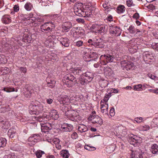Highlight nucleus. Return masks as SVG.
<instances>
[{
	"label": "nucleus",
	"instance_id": "nucleus-34",
	"mask_svg": "<svg viewBox=\"0 0 158 158\" xmlns=\"http://www.w3.org/2000/svg\"><path fill=\"white\" fill-rule=\"evenodd\" d=\"M7 143L6 139L5 138H0V148H3L6 145Z\"/></svg>",
	"mask_w": 158,
	"mask_h": 158
},
{
	"label": "nucleus",
	"instance_id": "nucleus-48",
	"mask_svg": "<svg viewBox=\"0 0 158 158\" xmlns=\"http://www.w3.org/2000/svg\"><path fill=\"white\" fill-rule=\"evenodd\" d=\"M126 4L128 7H131L135 5L133 3V2L132 0H128L127 1Z\"/></svg>",
	"mask_w": 158,
	"mask_h": 158
},
{
	"label": "nucleus",
	"instance_id": "nucleus-62",
	"mask_svg": "<svg viewBox=\"0 0 158 158\" xmlns=\"http://www.w3.org/2000/svg\"><path fill=\"white\" fill-rule=\"evenodd\" d=\"M152 122L156 126H158V118H156L152 120Z\"/></svg>",
	"mask_w": 158,
	"mask_h": 158
},
{
	"label": "nucleus",
	"instance_id": "nucleus-24",
	"mask_svg": "<svg viewBox=\"0 0 158 158\" xmlns=\"http://www.w3.org/2000/svg\"><path fill=\"white\" fill-rule=\"evenodd\" d=\"M151 151L153 154H158V146L155 143L152 144L151 147Z\"/></svg>",
	"mask_w": 158,
	"mask_h": 158
},
{
	"label": "nucleus",
	"instance_id": "nucleus-60",
	"mask_svg": "<svg viewBox=\"0 0 158 158\" xmlns=\"http://www.w3.org/2000/svg\"><path fill=\"white\" fill-rule=\"evenodd\" d=\"M132 17L133 18L135 19H138L139 17V15L137 13H135L133 15Z\"/></svg>",
	"mask_w": 158,
	"mask_h": 158
},
{
	"label": "nucleus",
	"instance_id": "nucleus-9",
	"mask_svg": "<svg viewBox=\"0 0 158 158\" xmlns=\"http://www.w3.org/2000/svg\"><path fill=\"white\" fill-rule=\"evenodd\" d=\"M74 112L73 111L69 110L65 113V115L70 120L73 121L78 122L81 120L80 116L78 115H75Z\"/></svg>",
	"mask_w": 158,
	"mask_h": 158
},
{
	"label": "nucleus",
	"instance_id": "nucleus-25",
	"mask_svg": "<svg viewBox=\"0 0 158 158\" xmlns=\"http://www.w3.org/2000/svg\"><path fill=\"white\" fill-rule=\"evenodd\" d=\"M103 42L102 39H99L95 40V44L96 46L99 48H102L104 47Z\"/></svg>",
	"mask_w": 158,
	"mask_h": 158
},
{
	"label": "nucleus",
	"instance_id": "nucleus-2",
	"mask_svg": "<svg viewBox=\"0 0 158 158\" xmlns=\"http://www.w3.org/2000/svg\"><path fill=\"white\" fill-rule=\"evenodd\" d=\"M74 12L76 15L80 17L86 16L89 17L90 15V14H86L85 11V10L83 8L82 4L81 3H78L75 4L74 7Z\"/></svg>",
	"mask_w": 158,
	"mask_h": 158
},
{
	"label": "nucleus",
	"instance_id": "nucleus-17",
	"mask_svg": "<svg viewBox=\"0 0 158 158\" xmlns=\"http://www.w3.org/2000/svg\"><path fill=\"white\" fill-rule=\"evenodd\" d=\"M133 136H130L128 140V141L131 144L135 145V143L138 142L139 137L132 134Z\"/></svg>",
	"mask_w": 158,
	"mask_h": 158
},
{
	"label": "nucleus",
	"instance_id": "nucleus-41",
	"mask_svg": "<svg viewBox=\"0 0 158 158\" xmlns=\"http://www.w3.org/2000/svg\"><path fill=\"white\" fill-rule=\"evenodd\" d=\"M76 33L77 35H78V36L77 37L78 38L82 35H83L84 34V30L82 29H79V30L76 32Z\"/></svg>",
	"mask_w": 158,
	"mask_h": 158
},
{
	"label": "nucleus",
	"instance_id": "nucleus-33",
	"mask_svg": "<svg viewBox=\"0 0 158 158\" xmlns=\"http://www.w3.org/2000/svg\"><path fill=\"white\" fill-rule=\"evenodd\" d=\"M8 135L10 138H13L17 135L15 132L12 129H10L8 132Z\"/></svg>",
	"mask_w": 158,
	"mask_h": 158
},
{
	"label": "nucleus",
	"instance_id": "nucleus-31",
	"mask_svg": "<svg viewBox=\"0 0 158 158\" xmlns=\"http://www.w3.org/2000/svg\"><path fill=\"white\" fill-rule=\"evenodd\" d=\"M125 10V7L123 5H119L117 8V12L118 14L123 13Z\"/></svg>",
	"mask_w": 158,
	"mask_h": 158
},
{
	"label": "nucleus",
	"instance_id": "nucleus-23",
	"mask_svg": "<svg viewBox=\"0 0 158 158\" xmlns=\"http://www.w3.org/2000/svg\"><path fill=\"white\" fill-rule=\"evenodd\" d=\"M77 129L81 133L86 132L88 130L87 127L83 124H79L78 126Z\"/></svg>",
	"mask_w": 158,
	"mask_h": 158
},
{
	"label": "nucleus",
	"instance_id": "nucleus-19",
	"mask_svg": "<svg viewBox=\"0 0 158 158\" xmlns=\"http://www.w3.org/2000/svg\"><path fill=\"white\" fill-rule=\"evenodd\" d=\"M72 27V24L69 22L66 23L62 26V28L64 31L67 32Z\"/></svg>",
	"mask_w": 158,
	"mask_h": 158
},
{
	"label": "nucleus",
	"instance_id": "nucleus-14",
	"mask_svg": "<svg viewBox=\"0 0 158 158\" xmlns=\"http://www.w3.org/2000/svg\"><path fill=\"white\" fill-rule=\"evenodd\" d=\"M58 40L60 43L65 47H68L69 46V39L66 37H61L58 38Z\"/></svg>",
	"mask_w": 158,
	"mask_h": 158
},
{
	"label": "nucleus",
	"instance_id": "nucleus-4",
	"mask_svg": "<svg viewBox=\"0 0 158 158\" xmlns=\"http://www.w3.org/2000/svg\"><path fill=\"white\" fill-rule=\"evenodd\" d=\"M29 112L31 114L38 115L43 110V105L39 103L37 105H31L29 106Z\"/></svg>",
	"mask_w": 158,
	"mask_h": 158
},
{
	"label": "nucleus",
	"instance_id": "nucleus-50",
	"mask_svg": "<svg viewBox=\"0 0 158 158\" xmlns=\"http://www.w3.org/2000/svg\"><path fill=\"white\" fill-rule=\"evenodd\" d=\"M129 62L126 60L122 61L120 63L122 67L125 68L126 67V65L127 64V62Z\"/></svg>",
	"mask_w": 158,
	"mask_h": 158
},
{
	"label": "nucleus",
	"instance_id": "nucleus-10",
	"mask_svg": "<svg viewBox=\"0 0 158 158\" xmlns=\"http://www.w3.org/2000/svg\"><path fill=\"white\" fill-rule=\"evenodd\" d=\"M110 33L115 36H119L121 34V29L120 27L115 25L110 26L109 28Z\"/></svg>",
	"mask_w": 158,
	"mask_h": 158
},
{
	"label": "nucleus",
	"instance_id": "nucleus-38",
	"mask_svg": "<svg viewBox=\"0 0 158 158\" xmlns=\"http://www.w3.org/2000/svg\"><path fill=\"white\" fill-rule=\"evenodd\" d=\"M3 90L7 92H10L12 91H15L17 92L18 91L17 89L15 90V89L13 88L9 87L4 88Z\"/></svg>",
	"mask_w": 158,
	"mask_h": 158
},
{
	"label": "nucleus",
	"instance_id": "nucleus-3",
	"mask_svg": "<svg viewBox=\"0 0 158 158\" xmlns=\"http://www.w3.org/2000/svg\"><path fill=\"white\" fill-rule=\"evenodd\" d=\"M94 77L93 73L89 72L83 73L80 76L79 82L81 85H84L91 81Z\"/></svg>",
	"mask_w": 158,
	"mask_h": 158
},
{
	"label": "nucleus",
	"instance_id": "nucleus-58",
	"mask_svg": "<svg viewBox=\"0 0 158 158\" xmlns=\"http://www.w3.org/2000/svg\"><path fill=\"white\" fill-rule=\"evenodd\" d=\"M14 11L17 12L19 10V7L18 5H15L13 7Z\"/></svg>",
	"mask_w": 158,
	"mask_h": 158
},
{
	"label": "nucleus",
	"instance_id": "nucleus-42",
	"mask_svg": "<svg viewBox=\"0 0 158 158\" xmlns=\"http://www.w3.org/2000/svg\"><path fill=\"white\" fill-rule=\"evenodd\" d=\"M28 140L31 142V143L33 145H34L38 142L36 139H35V138H34L31 136L30 137L28 138Z\"/></svg>",
	"mask_w": 158,
	"mask_h": 158
},
{
	"label": "nucleus",
	"instance_id": "nucleus-51",
	"mask_svg": "<svg viewBox=\"0 0 158 158\" xmlns=\"http://www.w3.org/2000/svg\"><path fill=\"white\" fill-rule=\"evenodd\" d=\"M143 118L142 117H137L135 118V121L137 123H140L143 122Z\"/></svg>",
	"mask_w": 158,
	"mask_h": 158
},
{
	"label": "nucleus",
	"instance_id": "nucleus-20",
	"mask_svg": "<svg viewBox=\"0 0 158 158\" xmlns=\"http://www.w3.org/2000/svg\"><path fill=\"white\" fill-rule=\"evenodd\" d=\"M72 73L75 75H81V76L82 75L83 73L81 68H75L72 69Z\"/></svg>",
	"mask_w": 158,
	"mask_h": 158
},
{
	"label": "nucleus",
	"instance_id": "nucleus-21",
	"mask_svg": "<svg viewBox=\"0 0 158 158\" xmlns=\"http://www.w3.org/2000/svg\"><path fill=\"white\" fill-rule=\"evenodd\" d=\"M2 21L4 23L8 24L11 21V17L9 15H5L2 17Z\"/></svg>",
	"mask_w": 158,
	"mask_h": 158
},
{
	"label": "nucleus",
	"instance_id": "nucleus-35",
	"mask_svg": "<svg viewBox=\"0 0 158 158\" xmlns=\"http://www.w3.org/2000/svg\"><path fill=\"white\" fill-rule=\"evenodd\" d=\"M152 56V54L147 52L143 55V58L144 60L147 61L148 60L152 59L151 57Z\"/></svg>",
	"mask_w": 158,
	"mask_h": 158
},
{
	"label": "nucleus",
	"instance_id": "nucleus-54",
	"mask_svg": "<svg viewBox=\"0 0 158 158\" xmlns=\"http://www.w3.org/2000/svg\"><path fill=\"white\" fill-rule=\"evenodd\" d=\"M19 69L21 72V73H25L27 72V69L25 67H20L19 68Z\"/></svg>",
	"mask_w": 158,
	"mask_h": 158
},
{
	"label": "nucleus",
	"instance_id": "nucleus-55",
	"mask_svg": "<svg viewBox=\"0 0 158 158\" xmlns=\"http://www.w3.org/2000/svg\"><path fill=\"white\" fill-rule=\"evenodd\" d=\"M15 156L14 154L6 155L4 156V158H15Z\"/></svg>",
	"mask_w": 158,
	"mask_h": 158
},
{
	"label": "nucleus",
	"instance_id": "nucleus-26",
	"mask_svg": "<svg viewBox=\"0 0 158 158\" xmlns=\"http://www.w3.org/2000/svg\"><path fill=\"white\" fill-rule=\"evenodd\" d=\"M31 39V36L30 35L25 34L23 35V40L25 43H30Z\"/></svg>",
	"mask_w": 158,
	"mask_h": 158
},
{
	"label": "nucleus",
	"instance_id": "nucleus-6",
	"mask_svg": "<svg viewBox=\"0 0 158 158\" xmlns=\"http://www.w3.org/2000/svg\"><path fill=\"white\" fill-rule=\"evenodd\" d=\"M89 121H92V123L94 124H96L97 126H99L102 124V119L100 117L96 115V112L94 111L90 114V116L88 118Z\"/></svg>",
	"mask_w": 158,
	"mask_h": 158
},
{
	"label": "nucleus",
	"instance_id": "nucleus-15",
	"mask_svg": "<svg viewBox=\"0 0 158 158\" xmlns=\"http://www.w3.org/2000/svg\"><path fill=\"white\" fill-rule=\"evenodd\" d=\"M61 128L64 131L70 132L73 130V127L71 124L64 123L61 126Z\"/></svg>",
	"mask_w": 158,
	"mask_h": 158
},
{
	"label": "nucleus",
	"instance_id": "nucleus-59",
	"mask_svg": "<svg viewBox=\"0 0 158 158\" xmlns=\"http://www.w3.org/2000/svg\"><path fill=\"white\" fill-rule=\"evenodd\" d=\"M148 76L150 78L153 80L155 79L156 78H157L156 76L152 75L151 73H148Z\"/></svg>",
	"mask_w": 158,
	"mask_h": 158
},
{
	"label": "nucleus",
	"instance_id": "nucleus-57",
	"mask_svg": "<svg viewBox=\"0 0 158 158\" xmlns=\"http://www.w3.org/2000/svg\"><path fill=\"white\" fill-rule=\"evenodd\" d=\"M148 9L151 10H153L155 9V6L152 4H150L147 6Z\"/></svg>",
	"mask_w": 158,
	"mask_h": 158
},
{
	"label": "nucleus",
	"instance_id": "nucleus-12",
	"mask_svg": "<svg viewBox=\"0 0 158 158\" xmlns=\"http://www.w3.org/2000/svg\"><path fill=\"white\" fill-rule=\"evenodd\" d=\"M101 109L102 112L106 117L108 116V104L106 103H104L102 101L101 102Z\"/></svg>",
	"mask_w": 158,
	"mask_h": 158
},
{
	"label": "nucleus",
	"instance_id": "nucleus-61",
	"mask_svg": "<svg viewBox=\"0 0 158 158\" xmlns=\"http://www.w3.org/2000/svg\"><path fill=\"white\" fill-rule=\"evenodd\" d=\"M88 43L89 44V45L91 47H92L93 45H94L93 43H94L93 42V40L90 39L88 40Z\"/></svg>",
	"mask_w": 158,
	"mask_h": 158
},
{
	"label": "nucleus",
	"instance_id": "nucleus-49",
	"mask_svg": "<svg viewBox=\"0 0 158 158\" xmlns=\"http://www.w3.org/2000/svg\"><path fill=\"white\" fill-rule=\"evenodd\" d=\"M3 126H2L3 127L4 129H8L9 127V122L8 121H6L5 122H3L2 123Z\"/></svg>",
	"mask_w": 158,
	"mask_h": 158
},
{
	"label": "nucleus",
	"instance_id": "nucleus-36",
	"mask_svg": "<svg viewBox=\"0 0 158 158\" xmlns=\"http://www.w3.org/2000/svg\"><path fill=\"white\" fill-rule=\"evenodd\" d=\"M127 30L131 34H134L136 32L135 28L132 25H130L127 29Z\"/></svg>",
	"mask_w": 158,
	"mask_h": 158
},
{
	"label": "nucleus",
	"instance_id": "nucleus-37",
	"mask_svg": "<svg viewBox=\"0 0 158 158\" xmlns=\"http://www.w3.org/2000/svg\"><path fill=\"white\" fill-rule=\"evenodd\" d=\"M35 154L37 158H40L42 157L43 155L45 154V152L42 151L38 150L35 152Z\"/></svg>",
	"mask_w": 158,
	"mask_h": 158
},
{
	"label": "nucleus",
	"instance_id": "nucleus-5",
	"mask_svg": "<svg viewBox=\"0 0 158 158\" xmlns=\"http://www.w3.org/2000/svg\"><path fill=\"white\" fill-rule=\"evenodd\" d=\"M63 81L68 87H71L77 83V80L73 75L68 74L63 77Z\"/></svg>",
	"mask_w": 158,
	"mask_h": 158
},
{
	"label": "nucleus",
	"instance_id": "nucleus-39",
	"mask_svg": "<svg viewBox=\"0 0 158 158\" xmlns=\"http://www.w3.org/2000/svg\"><path fill=\"white\" fill-rule=\"evenodd\" d=\"M134 89L137 91H142L143 90L142 88V85L139 84L134 85L133 86Z\"/></svg>",
	"mask_w": 158,
	"mask_h": 158
},
{
	"label": "nucleus",
	"instance_id": "nucleus-52",
	"mask_svg": "<svg viewBox=\"0 0 158 158\" xmlns=\"http://www.w3.org/2000/svg\"><path fill=\"white\" fill-rule=\"evenodd\" d=\"M78 135L76 132H73L71 135V137L73 139H76L78 137Z\"/></svg>",
	"mask_w": 158,
	"mask_h": 158
},
{
	"label": "nucleus",
	"instance_id": "nucleus-40",
	"mask_svg": "<svg viewBox=\"0 0 158 158\" xmlns=\"http://www.w3.org/2000/svg\"><path fill=\"white\" fill-rule=\"evenodd\" d=\"M74 45L77 47H80L84 45L85 46L84 44L82 41L80 40L74 42Z\"/></svg>",
	"mask_w": 158,
	"mask_h": 158
},
{
	"label": "nucleus",
	"instance_id": "nucleus-32",
	"mask_svg": "<svg viewBox=\"0 0 158 158\" xmlns=\"http://www.w3.org/2000/svg\"><path fill=\"white\" fill-rule=\"evenodd\" d=\"M25 9L28 11L31 10L33 8V5L30 2H27L24 5Z\"/></svg>",
	"mask_w": 158,
	"mask_h": 158
},
{
	"label": "nucleus",
	"instance_id": "nucleus-47",
	"mask_svg": "<svg viewBox=\"0 0 158 158\" xmlns=\"http://www.w3.org/2000/svg\"><path fill=\"white\" fill-rule=\"evenodd\" d=\"M31 136L34 138H35V139H36L38 141L40 140V136L39 134H34L32 135Z\"/></svg>",
	"mask_w": 158,
	"mask_h": 158
},
{
	"label": "nucleus",
	"instance_id": "nucleus-16",
	"mask_svg": "<svg viewBox=\"0 0 158 158\" xmlns=\"http://www.w3.org/2000/svg\"><path fill=\"white\" fill-rule=\"evenodd\" d=\"M99 89L102 91L104 90V88H106L108 85V81L105 80H100L99 81Z\"/></svg>",
	"mask_w": 158,
	"mask_h": 158
},
{
	"label": "nucleus",
	"instance_id": "nucleus-29",
	"mask_svg": "<svg viewBox=\"0 0 158 158\" xmlns=\"http://www.w3.org/2000/svg\"><path fill=\"white\" fill-rule=\"evenodd\" d=\"M60 154L63 158H69L70 155L68 151L66 150H62Z\"/></svg>",
	"mask_w": 158,
	"mask_h": 158
},
{
	"label": "nucleus",
	"instance_id": "nucleus-11",
	"mask_svg": "<svg viewBox=\"0 0 158 158\" xmlns=\"http://www.w3.org/2000/svg\"><path fill=\"white\" fill-rule=\"evenodd\" d=\"M58 99L60 104L64 105H68L70 103V100L69 97L66 95H60Z\"/></svg>",
	"mask_w": 158,
	"mask_h": 158
},
{
	"label": "nucleus",
	"instance_id": "nucleus-43",
	"mask_svg": "<svg viewBox=\"0 0 158 158\" xmlns=\"http://www.w3.org/2000/svg\"><path fill=\"white\" fill-rule=\"evenodd\" d=\"M139 156V158H148V154L144 152L140 153Z\"/></svg>",
	"mask_w": 158,
	"mask_h": 158
},
{
	"label": "nucleus",
	"instance_id": "nucleus-30",
	"mask_svg": "<svg viewBox=\"0 0 158 158\" xmlns=\"http://www.w3.org/2000/svg\"><path fill=\"white\" fill-rule=\"evenodd\" d=\"M135 68L133 63L131 61L127 62V64L126 65V67L125 69L127 70H132L134 69Z\"/></svg>",
	"mask_w": 158,
	"mask_h": 158
},
{
	"label": "nucleus",
	"instance_id": "nucleus-1",
	"mask_svg": "<svg viewBox=\"0 0 158 158\" xmlns=\"http://www.w3.org/2000/svg\"><path fill=\"white\" fill-rule=\"evenodd\" d=\"M114 59V56L108 54L103 55L100 56L101 66L104 68L103 69L105 72L108 71L110 72L111 71H112V69L110 68L108 66H104L106 65V64L109 62H113Z\"/></svg>",
	"mask_w": 158,
	"mask_h": 158
},
{
	"label": "nucleus",
	"instance_id": "nucleus-28",
	"mask_svg": "<svg viewBox=\"0 0 158 158\" xmlns=\"http://www.w3.org/2000/svg\"><path fill=\"white\" fill-rule=\"evenodd\" d=\"M47 115L44 114L42 116L40 115L38 117H35L36 119L39 122H42L47 121Z\"/></svg>",
	"mask_w": 158,
	"mask_h": 158
},
{
	"label": "nucleus",
	"instance_id": "nucleus-45",
	"mask_svg": "<svg viewBox=\"0 0 158 158\" xmlns=\"http://www.w3.org/2000/svg\"><path fill=\"white\" fill-rule=\"evenodd\" d=\"M141 130L144 131H147L150 129V127L148 125H144L143 126H141Z\"/></svg>",
	"mask_w": 158,
	"mask_h": 158
},
{
	"label": "nucleus",
	"instance_id": "nucleus-13",
	"mask_svg": "<svg viewBox=\"0 0 158 158\" xmlns=\"http://www.w3.org/2000/svg\"><path fill=\"white\" fill-rule=\"evenodd\" d=\"M53 124L49 123L42 124L41 125V129L42 132L46 133L48 131L51 130Z\"/></svg>",
	"mask_w": 158,
	"mask_h": 158
},
{
	"label": "nucleus",
	"instance_id": "nucleus-64",
	"mask_svg": "<svg viewBox=\"0 0 158 158\" xmlns=\"http://www.w3.org/2000/svg\"><path fill=\"white\" fill-rule=\"evenodd\" d=\"M107 19L109 21H112L113 20V17L111 15H109L107 17Z\"/></svg>",
	"mask_w": 158,
	"mask_h": 158
},
{
	"label": "nucleus",
	"instance_id": "nucleus-46",
	"mask_svg": "<svg viewBox=\"0 0 158 158\" xmlns=\"http://www.w3.org/2000/svg\"><path fill=\"white\" fill-rule=\"evenodd\" d=\"M85 149L89 151H94L96 149L95 147L89 146L88 145H85Z\"/></svg>",
	"mask_w": 158,
	"mask_h": 158
},
{
	"label": "nucleus",
	"instance_id": "nucleus-22",
	"mask_svg": "<svg viewBox=\"0 0 158 158\" xmlns=\"http://www.w3.org/2000/svg\"><path fill=\"white\" fill-rule=\"evenodd\" d=\"M97 27L98 28L97 30L98 33H100L105 32L107 29V26L104 25H98Z\"/></svg>",
	"mask_w": 158,
	"mask_h": 158
},
{
	"label": "nucleus",
	"instance_id": "nucleus-53",
	"mask_svg": "<svg viewBox=\"0 0 158 158\" xmlns=\"http://www.w3.org/2000/svg\"><path fill=\"white\" fill-rule=\"evenodd\" d=\"M110 114L111 116H113L115 114L114 109L113 107L111 108L110 111Z\"/></svg>",
	"mask_w": 158,
	"mask_h": 158
},
{
	"label": "nucleus",
	"instance_id": "nucleus-56",
	"mask_svg": "<svg viewBox=\"0 0 158 158\" xmlns=\"http://www.w3.org/2000/svg\"><path fill=\"white\" fill-rule=\"evenodd\" d=\"M53 143L55 144V145L57 144H60V141L59 139L57 138H55L53 140Z\"/></svg>",
	"mask_w": 158,
	"mask_h": 158
},
{
	"label": "nucleus",
	"instance_id": "nucleus-8",
	"mask_svg": "<svg viewBox=\"0 0 158 158\" xmlns=\"http://www.w3.org/2000/svg\"><path fill=\"white\" fill-rule=\"evenodd\" d=\"M96 53L94 52H87L84 51L83 53V60L87 62L93 61L94 59H95Z\"/></svg>",
	"mask_w": 158,
	"mask_h": 158
},
{
	"label": "nucleus",
	"instance_id": "nucleus-18",
	"mask_svg": "<svg viewBox=\"0 0 158 158\" xmlns=\"http://www.w3.org/2000/svg\"><path fill=\"white\" fill-rule=\"evenodd\" d=\"M50 116L53 119L57 120L59 117L57 111L55 109H52L50 112Z\"/></svg>",
	"mask_w": 158,
	"mask_h": 158
},
{
	"label": "nucleus",
	"instance_id": "nucleus-27",
	"mask_svg": "<svg viewBox=\"0 0 158 158\" xmlns=\"http://www.w3.org/2000/svg\"><path fill=\"white\" fill-rule=\"evenodd\" d=\"M50 78L47 77L46 79V81L47 83V86L51 88H52L54 86L55 83L54 80H50Z\"/></svg>",
	"mask_w": 158,
	"mask_h": 158
},
{
	"label": "nucleus",
	"instance_id": "nucleus-44",
	"mask_svg": "<svg viewBox=\"0 0 158 158\" xmlns=\"http://www.w3.org/2000/svg\"><path fill=\"white\" fill-rule=\"evenodd\" d=\"M111 93H109L106 95L103 99V101L105 102V103H106V102L108 101L110 98L111 96Z\"/></svg>",
	"mask_w": 158,
	"mask_h": 158
},
{
	"label": "nucleus",
	"instance_id": "nucleus-63",
	"mask_svg": "<svg viewBox=\"0 0 158 158\" xmlns=\"http://www.w3.org/2000/svg\"><path fill=\"white\" fill-rule=\"evenodd\" d=\"M76 21L78 23H83L85 22L84 20L82 19L79 18L77 19Z\"/></svg>",
	"mask_w": 158,
	"mask_h": 158
},
{
	"label": "nucleus",
	"instance_id": "nucleus-7",
	"mask_svg": "<svg viewBox=\"0 0 158 158\" xmlns=\"http://www.w3.org/2000/svg\"><path fill=\"white\" fill-rule=\"evenodd\" d=\"M55 27V26L52 22H49L42 25L40 26V29L42 32L47 33L52 32Z\"/></svg>",
	"mask_w": 158,
	"mask_h": 158
}]
</instances>
